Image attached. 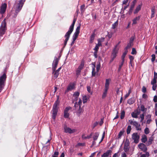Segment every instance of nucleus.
Wrapping results in <instances>:
<instances>
[{"instance_id":"f257e3e1","label":"nucleus","mask_w":157,"mask_h":157,"mask_svg":"<svg viewBox=\"0 0 157 157\" xmlns=\"http://www.w3.org/2000/svg\"><path fill=\"white\" fill-rule=\"evenodd\" d=\"M25 1V0H20L18 2L15 3L14 5L15 12L11 15V17H17L18 13L21 9Z\"/></svg>"},{"instance_id":"052dcab7","label":"nucleus","mask_w":157,"mask_h":157,"mask_svg":"<svg viewBox=\"0 0 157 157\" xmlns=\"http://www.w3.org/2000/svg\"><path fill=\"white\" fill-rule=\"evenodd\" d=\"M128 1V0H124L123 1L122 6L124 5H127Z\"/></svg>"},{"instance_id":"0e129e2a","label":"nucleus","mask_w":157,"mask_h":157,"mask_svg":"<svg viewBox=\"0 0 157 157\" xmlns=\"http://www.w3.org/2000/svg\"><path fill=\"white\" fill-rule=\"evenodd\" d=\"M129 58L130 60V63H131L132 61L134 59V57L132 56H129Z\"/></svg>"},{"instance_id":"39448f33","label":"nucleus","mask_w":157,"mask_h":157,"mask_svg":"<svg viewBox=\"0 0 157 157\" xmlns=\"http://www.w3.org/2000/svg\"><path fill=\"white\" fill-rule=\"evenodd\" d=\"M6 75L5 74L0 77V93L1 92L4 86V83L5 81Z\"/></svg>"},{"instance_id":"c03bdc74","label":"nucleus","mask_w":157,"mask_h":157,"mask_svg":"<svg viewBox=\"0 0 157 157\" xmlns=\"http://www.w3.org/2000/svg\"><path fill=\"white\" fill-rule=\"evenodd\" d=\"M83 102L84 103L86 102L87 101V98L86 96H84L82 98Z\"/></svg>"},{"instance_id":"72a5a7b5","label":"nucleus","mask_w":157,"mask_h":157,"mask_svg":"<svg viewBox=\"0 0 157 157\" xmlns=\"http://www.w3.org/2000/svg\"><path fill=\"white\" fill-rule=\"evenodd\" d=\"M108 90V89H105L104 92L102 95V98H104L106 96Z\"/></svg>"},{"instance_id":"6ab92c4d","label":"nucleus","mask_w":157,"mask_h":157,"mask_svg":"<svg viewBox=\"0 0 157 157\" xmlns=\"http://www.w3.org/2000/svg\"><path fill=\"white\" fill-rule=\"evenodd\" d=\"M140 18V16L136 17L135 18H134L132 20V25H134L136 24L137 23V21L139 20Z\"/></svg>"},{"instance_id":"473e14b6","label":"nucleus","mask_w":157,"mask_h":157,"mask_svg":"<svg viewBox=\"0 0 157 157\" xmlns=\"http://www.w3.org/2000/svg\"><path fill=\"white\" fill-rule=\"evenodd\" d=\"M125 113L124 110H122L121 111V115L120 118L121 119H123L124 117Z\"/></svg>"},{"instance_id":"79ce46f5","label":"nucleus","mask_w":157,"mask_h":157,"mask_svg":"<svg viewBox=\"0 0 157 157\" xmlns=\"http://www.w3.org/2000/svg\"><path fill=\"white\" fill-rule=\"evenodd\" d=\"M140 110L142 112H144L146 111V109L145 108L144 105H142L140 106Z\"/></svg>"},{"instance_id":"de8ad7c7","label":"nucleus","mask_w":157,"mask_h":157,"mask_svg":"<svg viewBox=\"0 0 157 157\" xmlns=\"http://www.w3.org/2000/svg\"><path fill=\"white\" fill-rule=\"evenodd\" d=\"M120 43V42H119L115 46V48L113 49V50H117V51H118V48H117V47Z\"/></svg>"},{"instance_id":"69168bd1","label":"nucleus","mask_w":157,"mask_h":157,"mask_svg":"<svg viewBox=\"0 0 157 157\" xmlns=\"http://www.w3.org/2000/svg\"><path fill=\"white\" fill-rule=\"evenodd\" d=\"M131 92V90L130 89L128 90V93L127 94H126L125 95V98H127V97H128L129 96V94H130Z\"/></svg>"},{"instance_id":"9d476101","label":"nucleus","mask_w":157,"mask_h":157,"mask_svg":"<svg viewBox=\"0 0 157 157\" xmlns=\"http://www.w3.org/2000/svg\"><path fill=\"white\" fill-rule=\"evenodd\" d=\"M60 57V56L59 57V58L56 57H55L52 64V70L53 71H55V70H56L58 63L59 58Z\"/></svg>"},{"instance_id":"4be33fe9","label":"nucleus","mask_w":157,"mask_h":157,"mask_svg":"<svg viewBox=\"0 0 157 157\" xmlns=\"http://www.w3.org/2000/svg\"><path fill=\"white\" fill-rule=\"evenodd\" d=\"M129 122L130 123V124L132 125H133L136 126L138 124V122L136 121L132 120H129Z\"/></svg>"},{"instance_id":"dca6fc26","label":"nucleus","mask_w":157,"mask_h":157,"mask_svg":"<svg viewBox=\"0 0 157 157\" xmlns=\"http://www.w3.org/2000/svg\"><path fill=\"white\" fill-rule=\"evenodd\" d=\"M138 147L144 151H146L147 150V148L145 145L143 144H140L138 145Z\"/></svg>"},{"instance_id":"a19ab883","label":"nucleus","mask_w":157,"mask_h":157,"mask_svg":"<svg viewBox=\"0 0 157 157\" xmlns=\"http://www.w3.org/2000/svg\"><path fill=\"white\" fill-rule=\"evenodd\" d=\"M131 115L132 117L134 118H137L138 117V115L134 112H132Z\"/></svg>"},{"instance_id":"603ef678","label":"nucleus","mask_w":157,"mask_h":157,"mask_svg":"<svg viewBox=\"0 0 157 157\" xmlns=\"http://www.w3.org/2000/svg\"><path fill=\"white\" fill-rule=\"evenodd\" d=\"M156 82V79L153 78V80H152L151 81V83L152 85L153 84H156L155 83Z\"/></svg>"},{"instance_id":"4d7b16f0","label":"nucleus","mask_w":157,"mask_h":157,"mask_svg":"<svg viewBox=\"0 0 157 157\" xmlns=\"http://www.w3.org/2000/svg\"><path fill=\"white\" fill-rule=\"evenodd\" d=\"M135 127L136 130H141V128H140V125L139 124L137 125H136V126H135Z\"/></svg>"},{"instance_id":"2f4dec72","label":"nucleus","mask_w":157,"mask_h":157,"mask_svg":"<svg viewBox=\"0 0 157 157\" xmlns=\"http://www.w3.org/2000/svg\"><path fill=\"white\" fill-rule=\"evenodd\" d=\"M147 140V136L145 135H144L142 137V138L141 139L142 141L145 143Z\"/></svg>"},{"instance_id":"f03ea898","label":"nucleus","mask_w":157,"mask_h":157,"mask_svg":"<svg viewBox=\"0 0 157 157\" xmlns=\"http://www.w3.org/2000/svg\"><path fill=\"white\" fill-rule=\"evenodd\" d=\"M75 23V22L72 23L70 27L69 30L66 33L65 35L64 36L65 38L64 42V45L65 46L66 45L67 42L69 38L70 35L73 31Z\"/></svg>"},{"instance_id":"338daca9","label":"nucleus","mask_w":157,"mask_h":157,"mask_svg":"<svg viewBox=\"0 0 157 157\" xmlns=\"http://www.w3.org/2000/svg\"><path fill=\"white\" fill-rule=\"evenodd\" d=\"M153 139L151 137L150 138L148 141V144H151Z\"/></svg>"},{"instance_id":"a18cd8bd","label":"nucleus","mask_w":157,"mask_h":157,"mask_svg":"<svg viewBox=\"0 0 157 157\" xmlns=\"http://www.w3.org/2000/svg\"><path fill=\"white\" fill-rule=\"evenodd\" d=\"M80 93L78 92H75L73 94V96L75 97H78L79 96Z\"/></svg>"},{"instance_id":"1a4fd4ad","label":"nucleus","mask_w":157,"mask_h":157,"mask_svg":"<svg viewBox=\"0 0 157 157\" xmlns=\"http://www.w3.org/2000/svg\"><path fill=\"white\" fill-rule=\"evenodd\" d=\"M80 26H78L76 30L75 33H74V34H73V36H72V39H73V41L72 42V43L71 44H73L75 41L78 35L79 34V31H80Z\"/></svg>"},{"instance_id":"cd10ccee","label":"nucleus","mask_w":157,"mask_h":157,"mask_svg":"<svg viewBox=\"0 0 157 157\" xmlns=\"http://www.w3.org/2000/svg\"><path fill=\"white\" fill-rule=\"evenodd\" d=\"M99 135V133L98 132H96L94 133V136H93V139L94 141L96 140L98 138Z\"/></svg>"},{"instance_id":"37998d69","label":"nucleus","mask_w":157,"mask_h":157,"mask_svg":"<svg viewBox=\"0 0 157 157\" xmlns=\"http://www.w3.org/2000/svg\"><path fill=\"white\" fill-rule=\"evenodd\" d=\"M69 116V113L68 112H64V116L65 118H67Z\"/></svg>"},{"instance_id":"20e7f679","label":"nucleus","mask_w":157,"mask_h":157,"mask_svg":"<svg viewBox=\"0 0 157 157\" xmlns=\"http://www.w3.org/2000/svg\"><path fill=\"white\" fill-rule=\"evenodd\" d=\"M6 23L4 19L2 22V23L0 27V36H2L4 34L5 31L6 29Z\"/></svg>"},{"instance_id":"f8f14e48","label":"nucleus","mask_w":157,"mask_h":157,"mask_svg":"<svg viewBox=\"0 0 157 157\" xmlns=\"http://www.w3.org/2000/svg\"><path fill=\"white\" fill-rule=\"evenodd\" d=\"M75 84L74 83H70L68 85L66 92L71 91L75 88Z\"/></svg>"},{"instance_id":"bb28decb","label":"nucleus","mask_w":157,"mask_h":157,"mask_svg":"<svg viewBox=\"0 0 157 157\" xmlns=\"http://www.w3.org/2000/svg\"><path fill=\"white\" fill-rule=\"evenodd\" d=\"M92 136V134H91L89 136H85V134H83L82 136V138L83 139H86L91 138Z\"/></svg>"},{"instance_id":"7c9ffc66","label":"nucleus","mask_w":157,"mask_h":157,"mask_svg":"<svg viewBox=\"0 0 157 157\" xmlns=\"http://www.w3.org/2000/svg\"><path fill=\"white\" fill-rule=\"evenodd\" d=\"M128 52V51L127 50H125V51L123 53V55L122 56V60L123 61H124V58L127 54V53Z\"/></svg>"},{"instance_id":"3c124183","label":"nucleus","mask_w":157,"mask_h":157,"mask_svg":"<svg viewBox=\"0 0 157 157\" xmlns=\"http://www.w3.org/2000/svg\"><path fill=\"white\" fill-rule=\"evenodd\" d=\"M71 109V107L69 106V107H67L64 110V112L68 113L69 110L70 109Z\"/></svg>"},{"instance_id":"f704fd0d","label":"nucleus","mask_w":157,"mask_h":157,"mask_svg":"<svg viewBox=\"0 0 157 157\" xmlns=\"http://www.w3.org/2000/svg\"><path fill=\"white\" fill-rule=\"evenodd\" d=\"M118 25V21H117L114 23H113L112 25V28L113 29H115L117 26Z\"/></svg>"},{"instance_id":"393cba45","label":"nucleus","mask_w":157,"mask_h":157,"mask_svg":"<svg viewBox=\"0 0 157 157\" xmlns=\"http://www.w3.org/2000/svg\"><path fill=\"white\" fill-rule=\"evenodd\" d=\"M147 119L146 123L149 124L151 121V115L150 114L147 115Z\"/></svg>"},{"instance_id":"4468645a","label":"nucleus","mask_w":157,"mask_h":157,"mask_svg":"<svg viewBox=\"0 0 157 157\" xmlns=\"http://www.w3.org/2000/svg\"><path fill=\"white\" fill-rule=\"evenodd\" d=\"M7 7V5L6 3L2 4L0 10V13L2 14L4 13L6 10Z\"/></svg>"},{"instance_id":"c85d7f7f","label":"nucleus","mask_w":157,"mask_h":157,"mask_svg":"<svg viewBox=\"0 0 157 157\" xmlns=\"http://www.w3.org/2000/svg\"><path fill=\"white\" fill-rule=\"evenodd\" d=\"M133 44V43L132 42H131L129 41V43L128 44L127 46L125 48V50H127L128 48H130L132 46Z\"/></svg>"},{"instance_id":"f3484780","label":"nucleus","mask_w":157,"mask_h":157,"mask_svg":"<svg viewBox=\"0 0 157 157\" xmlns=\"http://www.w3.org/2000/svg\"><path fill=\"white\" fill-rule=\"evenodd\" d=\"M111 81V79L110 78L106 79V82L105 84V88L108 90L110 82Z\"/></svg>"},{"instance_id":"5701e85b","label":"nucleus","mask_w":157,"mask_h":157,"mask_svg":"<svg viewBox=\"0 0 157 157\" xmlns=\"http://www.w3.org/2000/svg\"><path fill=\"white\" fill-rule=\"evenodd\" d=\"M135 102V99L134 98H131L128 100L127 102L130 105L133 104Z\"/></svg>"},{"instance_id":"49530a36","label":"nucleus","mask_w":157,"mask_h":157,"mask_svg":"<svg viewBox=\"0 0 157 157\" xmlns=\"http://www.w3.org/2000/svg\"><path fill=\"white\" fill-rule=\"evenodd\" d=\"M144 131V133L146 134H147L149 133V129L148 128H146Z\"/></svg>"},{"instance_id":"e433bc0d","label":"nucleus","mask_w":157,"mask_h":157,"mask_svg":"<svg viewBox=\"0 0 157 157\" xmlns=\"http://www.w3.org/2000/svg\"><path fill=\"white\" fill-rule=\"evenodd\" d=\"M155 8H153L151 9V18H152L154 17L155 16Z\"/></svg>"},{"instance_id":"774afa93","label":"nucleus","mask_w":157,"mask_h":157,"mask_svg":"<svg viewBox=\"0 0 157 157\" xmlns=\"http://www.w3.org/2000/svg\"><path fill=\"white\" fill-rule=\"evenodd\" d=\"M153 78L157 79V73L155 72H154V76Z\"/></svg>"},{"instance_id":"6e6d98bb","label":"nucleus","mask_w":157,"mask_h":157,"mask_svg":"<svg viewBox=\"0 0 157 157\" xmlns=\"http://www.w3.org/2000/svg\"><path fill=\"white\" fill-rule=\"evenodd\" d=\"M113 33L111 32L109 33L108 32L107 34V36L109 39H110L112 37Z\"/></svg>"},{"instance_id":"0eeeda50","label":"nucleus","mask_w":157,"mask_h":157,"mask_svg":"<svg viewBox=\"0 0 157 157\" xmlns=\"http://www.w3.org/2000/svg\"><path fill=\"white\" fill-rule=\"evenodd\" d=\"M63 129L65 133L69 134L73 133L77 131L76 129H71V128L67 127L66 125H64L63 126Z\"/></svg>"},{"instance_id":"864d4df0","label":"nucleus","mask_w":157,"mask_h":157,"mask_svg":"<svg viewBox=\"0 0 157 157\" xmlns=\"http://www.w3.org/2000/svg\"><path fill=\"white\" fill-rule=\"evenodd\" d=\"M136 52L135 49L134 48H132V51L131 52V54H136Z\"/></svg>"},{"instance_id":"c756f323","label":"nucleus","mask_w":157,"mask_h":157,"mask_svg":"<svg viewBox=\"0 0 157 157\" xmlns=\"http://www.w3.org/2000/svg\"><path fill=\"white\" fill-rule=\"evenodd\" d=\"M128 6H129V4H128L127 5L125 6H124V7H123L121 9V13H124V11L128 8Z\"/></svg>"},{"instance_id":"5fc2aeb1","label":"nucleus","mask_w":157,"mask_h":157,"mask_svg":"<svg viewBox=\"0 0 157 157\" xmlns=\"http://www.w3.org/2000/svg\"><path fill=\"white\" fill-rule=\"evenodd\" d=\"M124 132L123 131H121L119 133V135H118V138H121V136L123 135V134Z\"/></svg>"},{"instance_id":"4c0bfd02","label":"nucleus","mask_w":157,"mask_h":157,"mask_svg":"<svg viewBox=\"0 0 157 157\" xmlns=\"http://www.w3.org/2000/svg\"><path fill=\"white\" fill-rule=\"evenodd\" d=\"M131 129V126H128L127 129V133L128 134H129L130 133Z\"/></svg>"},{"instance_id":"13d9d810","label":"nucleus","mask_w":157,"mask_h":157,"mask_svg":"<svg viewBox=\"0 0 157 157\" xmlns=\"http://www.w3.org/2000/svg\"><path fill=\"white\" fill-rule=\"evenodd\" d=\"M140 118H141L140 122H141L144 119V114H141L140 115Z\"/></svg>"},{"instance_id":"680f3d73","label":"nucleus","mask_w":157,"mask_h":157,"mask_svg":"<svg viewBox=\"0 0 157 157\" xmlns=\"http://www.w3.org/2000/svg\"><path fill=\"white\" fill-rule=\"evenodd\" d=\"M85 144L84 143H78L77 145H76V146H83L85 145Z\"/></svg>"},{"instance_id":"412c9836","label":"nucleus","mask_w":157,"mask_h":157,"mask_svg":"<svg viewBox=\"0 0 157 157\" xmlns=\"http://www.w3.org/2000/svg\"><path fill=\"white\" fill-rule=\"evenodd\" d=\"M115 50H113V52L111 56V58L114 59L117 56V54L118 51H117V50L116 51Z\"/></svg>"},{"instance_id":"6e6552de","label":"nucleus","mask_w":157,"mask_h":157,"mask_svg":"<svg viewBox=\"0 0 157 157\" xmlns=\"http://www.w3.org/2000/svg\"><path fill=\"white\" fill-rule=\"evenodd\" d=\"M84 63V62L82 61L80 65L79 66L78 68L75 71L76 76L78 77L80 75L82 70L83 68Z\"/></svg>"},{"instance_id":"b1692460","label":"nucleus","mask_w":157,"mask_h":157,"mask_svg":"<svg viewBox=\"0 0 157 157\" xmlns=\"http://www.w3.org/2000/svg\"><path fill=\"white\" fill-rule=\"evenodd\" d=\"M95 37V34L93 33L90 36V39L89 41V43L90 44L92 43L94 41Z\"/></svg>"},{"instance_id":"58836bf2","label":"nucleus","mask_w":157,"mask_h":157,"mask_svg":"<svg viewBox=\"0 0 157 157\" xmlns=\"http://www.w3.org/2000/svg\"><path fill=\"white\" fill-rule=\"evenodd\" d=\"M74 107L76 110L78 109H79V105L78 103L77 102H75V103Z\"/></svg>"},{"instance_id":"09e8293b","label":"nucleus","mask_w":157,"mask_h":157,"mask_svg":"<svg viewBox=\"0 0 157 157\" xmlns=\"http://www.w3.org/2000/svg\"><path fill=\"white\" fill-rule=\"evenodd\" d=\"M124 61H123L122 60V62L119 65V68L118 69V71H119L121 69V67H122V66L123 65V64H124Z\"/></svg>"},{"instance_id":"ddd939ff","label":"nucleus","mask_w":157,"mask_h":157,"mask_svg":"<svg viewBox=\"0 0 157 157\" xmlns=\"http://www.w3.org/2000/svg\"><path fill=\"white\" fill-rule=\"evenodd\" d=\"M129 141L128 140L126 139L124 147V150L125 152H127L129 150Z\"/></svg>"},{"instance_id":"a878e982","label":"nucleus","mask_w":157,"mask_h":157,"mask_svg":"<svg viewBox=\"0 0 157 157\" xmlns=\"http://www.w3.org/2000/svg\"><path fill=\"white\" fill-rule=\"evenodd\" d=\"M52 73L53 74V77L55 78H56L58 77L59 74V73L56 71V70H55V71H53Z\"/></svg>"},{"instance_id":"e2e57ef3","label":"nucleus","mask_w":157,"mask_h":157,"mask_svg":"<svg viewBox=\"0 0 157 157\" xmlns=\"http://www.w3.org/2000/svg\"><path fill=\"white\" fill-rule=\"evenodd\" d=\"M99 47L98 46V45H97L96 44V46L94 48V50L95 51H96L98 52V49H99Z\"/></svg>"},{"instance_id":"7ed1b4c3","label":"nucleus","mask_w":157,"mask_h":157,"mask_svg":"<svg viewBox=\"0 0 157 157\" xmlns=\"http://www.w3.org/2000/svg\"><path fill=\"white\" fill-rule=\"evenodd\" d=\"M59 101L58 99H57L52 109V118L55 119L56 118V116L57 114V112L58 111V108L57 106L59 105Z\"/></svg>"},{"instance_id":"9b49d317","label":"nucleus","mask_w":157,"mask_h":157,"mask_svg":"<svg viewBox=\"0 0 157 157\" xmlns=\"http://www.w3.org/2000/svg\"><path fill=\"white\" fill-rule=\"evenodd\" d=\"M132 138L134 140L135 143H137L139 142V136L136 133H133L132 135Z\"/></svg>"},{"instance_id":"2eb2a0df","label":"nucleus","mask_w":157,"mask_h":157,"mask_svg":"<svg viewBox=\"0 0 157 157\" xmlns=\"http://www.w3.org/2000/svg\"><path fill=\"white\" fill-rule=\"evenodd\" d=\"M111 153L112 151L111 150H108L101 155V157H108L109 155H111Z\"/></svg>"},{"instance_id":"8fccbe9b","label":"nucleus","mask_w":157,"mask_h":157,"mask_svg":"<svg viewBox=\"0 0 157 157\" xmlns=\"http://www.w3.org/2000/svg\"><path fill=\"white\" fill-rule=\"evenodd\" d=\"M152 58L151 59V60L152 62H154L155 59V54H152L151 55Z\"/></svg>"},{"instance_id":"bf43d9fd","label":"nucleus","mask_w":157,"mask_h":157,"mask_svg":"<svg viewBox=\"0 0 157 157\" xmlns=\"http://www.w3.org/2000/svg\"><path fill=\"white\" fill-rule=\"evenodd\" d=\"M135 38V36H134L131 37L129 41L130 42H131L133 43V41Z\"/></svg>"},{"instance_id":"c9c22d12","label":"nucleus","mask_w":157,"mask_h":157,"mask_svg":"<svg viewBox=\"0 0 157 157\" xmlns=\"http://www.w3.org/2000/svg\"><path fill=\"white\" fill-rule=\"evenodd\" d=\"M135 4L133 2V3L131 5L130 8L129 10V12L131 13L133 10V9L134 7Z\"/></svg>"},{"instance_id":"a211bd4d","label":"nucleus","mask_w":157,"mask_h":157,"mask_svg":"<svg viewBox=\"0 0 157 157\" xmlns=\"http://www.w3.org/2000/svg\"><path fill=\"white\" fill-rule=\"evenodd\" d=\"M82 101L80 98L79 99V100L78 103L79 105V109L78 111V113H80L82 111V109L81 107L82 104Z\"/></svg>"},{"instance_id":"ea45409f","label":"nucleus","mask_w":157,"mask_h":157,"mask_svg":"<svg viewBox=\"0 0 157 157\" xmlns=\"http://www.w3.org/2000/svg\"><path fill=\"white\" fill-rule=\"evenodd\" d=\"M149 155V153L148 152H146L145 154H142L140 157H148Z\"/></svg>"},{"instance_id":"423d86ee","label":"nucleus","mask_w":157,"mask_h":157,"mask_svg":"<svg viewBox=\"0 0 157 157\" xmlns=\"http://www.w3.org/2000/svg\"><path fill=\"white\" fill-rule=\"evenodd\" d=\"M100 63L97 64L96 66V71H95V66L94 65H93L92 66V76L94 77L96 75V73H98L100 67Z\"/></svg>"},{"instance_id":"aec40b11","label":"nucleus","mask_w":157,"mask_h":157,"mask_svg":"<svg viewBox=\"0 0 157 157\" xmlns=\"http://www.w3.org/2000/svg\"><path fill=\"white\" fill-rule=\"evenodd\" d=\"M142 7V4L139 5L136 8L134 12V14L137 13L139 11L141 10Z\"/></svg>"}]
</instances>
